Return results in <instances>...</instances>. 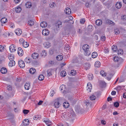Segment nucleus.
<instances>
[{
	"instance_id": "a878e982",
	"label": "nucleus",
	"mask_w": 126,
	"mask_h": 126,
	"mask_svg": "<svg viewBox=\"0 0 126 126\" xmlns=\"http://www.w3.org/2000/svg\"><path fill=\"white\" fill-rule=\"evenodd\" d=\"M122 6L121 3L120 2L117 3L115 5V7L118 9L120 8Z\"/></svg>"
},
{
	"instance_id": "49530a36",
	"label": "nucleus",
	"mask_w": 126,
	"mask_h": 126,
	"mask_svg": "<svg viewBox=\"0 0 126 126\" xmlns=\"http://www.w3.org/2000/svg\"><path fill=\"white\" fill-rule=\"evenodd\" d=\"M9 58L10 61L13 60L14 59V55L12 54H11L9 57Z\"/></svg>"
},
{
	"instance_id": "c85d7f7f",
	"label": "nucleus",
	"mask_w": 126,
	"mask_h": 126,
	"mask_svg": "<svg viewBox=\"0 0 126 126\" xmlns=\"http://www.w3.org/2000/svg\"><path fill=\"white\" fill-rule=\"evenodd\" d=\"M36 71L35 69L34 68H31L29 70V72L30 73L33 74H34Z\"/></svg>"
},
{
	"instance_id": "c9c22d12",
	"label": "nucleus",
	"mask_w": 126,
	"mask_h": 126,
	"mask_svg": "<svg viewBox=\"0 0 126 126\" xmlns=\"http://www.w3.org/2000/svg\"><path fill=\"white\" fill-rule=\"evenodd\" d=\"M120 59L118 57L115 56L113 58V60L114 61L116 62H118L120 60Z\"/></svg>"
},
{
	"instance_id": "cd10ccee",
	"label": "nucleus",
	"mask_w": 126,
	"mask_h": 126,
	"mask_svg": "<svg viewBox=\"0 0 126 126\" xmlns=\"http://www.w3.org/2000/svg\"><path fill=\"white\" fill-rule=\"evenodd\" d=\"M63 106L65 108H67L69 106V104L67 102H64L63 103Z\"/></svg>"
},
{
	"instance_id": "0e129e2a",
	"label": "nucleus",
	"mask_w": 126,
	"mask_h": 126,
	"mask_svg": "<svg viewBox=\"0 0 126 126\" xmlns=\"http://www.w3.org/2000/svg\"><path fill=\"white\" fill-rule=\"evenodd\" d=\"M111 94L112 95H115L116 94V92L115 91H113L112 92Z\"/></svg>"
},
{
	"instance_id": "aec40b11",
	"label": "nucleus",
	"mask_w": 126,
	"mask_h": 126,
	"mask_svg": "<svg viewBox=\"0 0 126 126\" xmlns=\"http://www.w3.org/2000/svg\"><path fill=\"white\" fill-rule=\"evenodd\" d=\"M25 88L26 90H28L30 88V83H26L24 85Z\"/></svg>"
},
{
	"instance_id": "603ef678",
	"label": "nucleus",
	"mask_w": 126,
	"mask_h": 126,
	"mask_svg": "<svg viewBox=\"0 0 126 126\" xmlns=\"http://www.w3.org/2000/svg\"><path fill=\"white\" fill-rule=\"evenodd\" d=\"M54 48H51L50 50L49 53L51 55L52 54L54 53Z\"/></svg>"
},
{
	"instance_id": "6e6d98bb",
	"label": "nucleus",
	"mask_w": 126,
	"mask_h": 126,
	"mask_svg": "<svg viewBox=\"0 0 126 126\" xmlns=\"http://www.w3.org/2000/svg\"><path fill=\"white\" fill-rule=\"evenodd\" d=\"M4 49V47L1 45L0 46V52H2L3 51Z\"/></svg>"
},
{
	"instance_id": "ddd939ff",
	"label": "nucleus",
	"mask_w": 126,
	"mask_h": 126,
	"mask_svg": "<svg viewBox=\"0 0 126 126\" xmlns=\"http://www.w3.org/2000/svg\"><path fill=\"white\" fill-rule=\"evenodd\" d=\"M40 26L42 28L46 27L47 25V22L45 21H43L41 22L40 24Z\"/></svg>"
},
{
	"instance_id": "8fccbe9b",
	"label": "nucleus",
	"mask_w": 126,
	"mask_h": 126,
	"mask_svg": "<svg viewBox=\"0 0 126 126\" xmlns=\"http://www.w3.org/2000/svg\"><path fill=\"white\" fill-rule=\"evenodd\" d=\"M19 44H21L22 45L23 44V43L24 42H25V41L24 40L23 38H21L19 40Z\"/></svg>"
},
{
	"instance_id": "09e8293b",
	"label": "nucleus",
	"mask_w": 126,
	"mask_h": 126,
	"mask_svg": "<svg viewBox=\"0 0 126 126\" xmlns=\"http://www.w3.org/2000/svg\"><path fill=\"white\" fill-rule=\"evenodd\" d=\"M92 26L91 25H89L88 26L87 29L88 31H91L92 30Z\"/></svg>"
},
{
	"instance_id": "393cba45",
	"label": "nucleus",
	"mask_w": 126,
	"mask_h": 126,
	"mask_svg": "<svg viewBox=\"0 0 126 126\" xmlns=\"http://www.w3.org/2000/svg\"><path fill=\"white\" fill-rule=\"evenodd\" d=\"M0 21L2 23H5L7 22V19L5 17H3L1 19Z\"/></svg>"
},
{
	"instance_id": "37998d69",
	"label": "nucleus",
	"mask_w": 126,
	"mask_h": 126,
	"mask_svg": "<svg viewBox=\"0 0 126 126\" xmlns=\"http://www.w3.org/2000/svg\"><path fill=\"white\" fill-rule=\"evenodd\" d=\"M90 100H93L95 99L96 97V96H95L93 94L90 97Z\"/></svg>"
},
{
	"instance_id": "2eb2a0df",
	"label": "nucleus",
	"mask_w": 126,
	"mask_h": 126,
	"mask_svg": "<svg viewBox=\"0 0 126 126\" xmlns=\"http://www.w3.org/2000/svg\"><path fill=\"white\" fill-rule=\"evenodd\" d=\"M120 30L119 28H116L114 30V33L116 35L119 34L120 33Z\"/></svg>"
},
{
	"instance_id": "680f3d73",
	"label": "nucleus",
	"mask_w": 126,
	"mask_h": 126,
	"mask_svg": "<svg viewBox=\"0 0 126 126\" xmlns=\"http://www.w3.org/2000/svg\"><path fill=\"white\" fill-rule=\"evenodd\" d=\"M23 113L25 115L28 114L29 112V111H23Z\"/></svg>"
},
{
	"instance_id": "13d9d810",
	"label": "nucleus",
	"mask_w": 126,
	"mask_h": 126,
	"mask_svg": "<svg viewBox=\"0 0 126 126\" xmlns=\"http://www.w3.org/2000/svg\"><path fill=\"white\" fill-rule=\"evenodd\" d=\"M121 87L120 86H118V87H117L116 88L114 89H115L116 90H117V91H119L121 89Z\"/></svg>"
},
{
	"instance_id": "bb28decb",
	"label": "nucleus",
	"mask_w": 126,
	"mask_h": 126,
	"mask_svg": "<svg viewBox=\"0 0 126 126\" xmlns=\"http://www.w3.org/2000/svg\"><path fill=\"white\" fill-rule=\"evenodd\" d=\"M33 119L36 120H39L41 119L40 116L38 115L34 116L33 117Z\"/></svg>"
},
{
	"instance_id": "bf43d9fd",
	"label": "nucleus",
	"mask_w": 126,
	"mask_h": 126,
	"mask_svg": "<svg viewBox=\"0 0 126 126\" xmlns=\"http://www.w3.org/2000/svg\"><path fill=\"white\" fill-rule=\"evenodd\" d=\"M77 112L79 114H81L84 112V111H77Z\"/></svg>"
},
{
	"instance_id": "69168bd1",
	"label": "nucleus",
	"mask_w": 126,
	"mask_h": 126,
	"mask_svg": "<svg viewBox=\"0 0 126 126\" xmlns=\"http://www.w3.org/2000/svg\"><path fill=\"white\" fill-rule=\"evenodd\" d=\"M54 90H53L52 91H51L50 92V96H53V95H54Z\"/></svg>"
},
{
	"instance_id": "6ab92c4d",
	"label": "nucleus",
	"mask_w": 126,
	"mask_h": 126,
	"mask_svg": "<svg viewBox=\"0 0 126 126\" xmlns=\"http://www.w3.org/2000/svg\"><path fill=\"white\" fill-rule=\"evenodd\" d=\"M23 123V125L25 126H27L29 124V121L28 119H25L24 120Z\"/></svg>"
},
{
	"instance_id": "ea45409f",
	"label": "nucleus",
	"mask_w": 126,
	"mask_h": 126,
	"mask_svg": "<svg viewBox=\"0 0 126 126\" xmlns=\"http://www.w3.org/2000/svg\"><path fill=\"white\" fill-rule=\"evenodd\" d=\"M26 6L27 8H29L32 6V5L31 2H28L26 3Z\"/></svg>"
},
{
	"instance_id": "dca6fc26",
	"label": "nucleus",
	"mask_w": 126,
	"mask_h": 126,
	"mask_svg": "<svg viewBox=\"0 0 126 126\" xmlns=\"http://www.w3.org/2000/svg\"><path fill=\"white\" fill-rule=\"evenodd\" d=\"M106 22L109 25L112 24L113 25H114L115 24L114 23L109 19L106 20Z\"/></svg>"
},
{
	"instance_id": "9d476101",
	"label": "nucleus",
	"mask_w": 126,
	"mask_h": 126,
	"mask_svg": "<svg viewBox=\"0 0 126 126\" xmlns=\"http://www.w3.org/2000/svg\"><path fill=\"white\" fill-rule=\"evenodd\" d=\"M39 54L36 53H33L32 54V57L33 59H36L38 58L39 57Z\"/></svg>"
},
{
	"instance_id": "e2e57ef3",
	"label": "nucleus",
	"mask_w": 126,
	"mask_h": 126,
	"mask_svg": "<svg viewBox=\"0 0 126 126\" xmlns=\"http://www.w3.org/2000/svg\"><path fill=\"white\" fill-rule=\"evenodd\" d=\"M106 37L105 36H102L101 37V40L103 41H105Z\"/></svg>"
},
{
	"instance_id": "5701e85b",
	"label": "nucleus",
	"mask_w": 126,
	"mask_h": 126,
	"mask_svg": "<svg viewBox=\"0 0 126 126\" xmlns=\"http://www.w3.org/2000/svg\"><path fill=\"white\" fill-rule=\"evenodd\" d=\"M9 62V66L12 67V66L15 65V62L14 60L10 61Z\"/></svg>"
},
{
	"instance_id": "7ed1b4c3",
	"label": "nucleus",
	"mask_w": 126,
	"mask_h": 126,
	"mask_svg": "<svg viewBox=\"0 0 126 126\" xmlns=\"http://www.w3.org/2000/svg\"><path fill=\"white\" fill-rule=\"evenodd\" d=\"M43 122L45 123L47 126H52V122L47 118H44L42 119Z\"/></svg>"
},
{
	"instance_id": "a19ab883",
	"label": "nucleus",
	"mask_w": 126,
	"mask_h": 126,
	"mask_svg": "<svg viewBox=\"0 0 126 126\" xmlns=\"http://www.w3.org/2000/svg\"><path fill=\"white\" fill-rule=\"evenodd\" d=\"M22 45L24 47L26 48L28 47L29 46V44L27 42H24L23 43Z\"/></svg>"
},
{
	"instance_id": "6e6552de",
	"label": "nucleus",
	"mask_w": 126,
	"mask_h": 126,
	"mask_svg": "<svg viewBox=\"0 0 126 126\" xmlns=\"http://www.w3.org/2000/svg\"><path fill=\"white\" fill-rule=\"evenodd\" d=\"M49 33V31L47 29H44L42 32V34L45 36L48 35Z\"/></svg>"
},
{
	"instance_id": "f3484780",
	"label": "nucleus",
	"mask_w": 126,
	"mask_h": 126,
	"mask_svg": "<svg viewBox=\"0 0 126 126\" xmlns=\"http://www.w3.org/2000/svg\"><path fill=\"white\" fill-rule=\"evenodd\" d=\"M102 23V21L101 20L98 19L96 20L95 21L96 24L98 26L101 25Z\"/></svg>"
},
{
	"instance_id": "338daca9",
	"label": "nucleus",
	"mask_w": 126,
	"mask_h": 126,
	"mask_svg": "<svg viewBox=\"0 0 126 126\" xmlns=\"http://www.w3.org/2000/svg\"><path fill=\"white\" fill-rule=\"evenodd\" d=\"M21 79L19 77L18 78H17L16 79V81L18 82H19L21 81Z\"/></svg>"
},
{
	"instance_id": "412c9836",
	"label": "nucleus",
	"mask_w": 126,
	"mask_h": 126,
	"mask_svg": "<svg viewBox=\"0 0 126 126\" xmlns=\"http://www.w3.org/2000/svg\"><path fill=\"white\" fill-rule=\"evenodd\" d=\"M57 125L58 126H69L68 124L65 122L59 124Z\"/></svg>"
},
{
	"instance_id": "c756f323",
	"label": "nucleus",
	"mask_w": 126,
	"mask_h": 126,
	"mask_svg": "<svg viewBox=\"0 0 126 126\" xmlns=\"http://www.w3.org/2000/svg\"><path fill=\"white\" fill-rule=\"evenodd\" d=\"M56 59L59 61H61L63 59V56L61 55H59L56 56Z\"/></svg>"
},
{
	"instance_id": "4be33fe9",
	"label": "nucleus",
	"mask_w": 126,
	"mask_h": 126,
	"mask_svg": "<svg viewBox=\"0 0 126 126\" xmlns=\"http://www.w3.org/2000/svg\"><path fill=\"white\" fill-rule=\"evenodd\" d=\"M62 24V22L60 21H58L57 22L56 24V26L57 27V28H59L60 27V26Z\"/></svg>"
},
{
	"instance_id": "0eeeda50",
	"label": "nucleus",
	"mask_w": 126,
	"mask_h": 126,
	"mask_svg": "<svg viewBox=\"0 0 126 126\" xmlns=\"http://www.w3.org/2000/svg\"><path fill=\"white\" fill-rule=\"evenodd\" d=\"M17 53L19 56H21L23 54V51L20 47L18 48Z\"/></svg>"
},
{
	"instance_id": "f257e3e1",
	"label": "nucleus",
	"mask_w": 126,
	"mask_h": 126,
	"mask_svg": "<svg viewBox=\"0 0 126 126\" xmlns=\"http://www.w3.org/2000/svg\"><path fill=\"white\" fill-rule=\"evenodd\" d=\"M61 111V115L66 117L69 120L72 122L75 119L76 114L74 111Z\"/></svg>"
},
{
	"instance_id": "4c0bfd02",
	"label": "nucleus",
	"mask_w": 126,
	"mask_h": 126,
	"mask_svg": "<svg viewBox=\"0 0 126 126\" xmlns=\"http://www.w3.org/2000/svg\"><path fill=\"white\" fill-rule=\"evenodd\" d=\"M41 55L42 56L45 57V56H46L47 53L45 50L43 51L41 53Z\"/></svg>"
},
{
	"instance_id": "f8f14e48",
	"label": "nucleus",
	"mask_w": 126,
	"mask_h": 126,
	"mask_svg": "<svg viewBox=\"0 0 126 126\" xmlns=\"http://www.w3.org/2000/svg\"><path fill=\"white\" fill-rule=\"evenodd\" d=\"M87 90H89V92H91V90L92 89V86L90 83H87Z\"/></svg>"
},
{
	"instance_id": "423d86ee",
	"label": "nucleus",
	"mask_w": 126,
	"mask_h": 126,
	"mask_svg": "<svg viewBox=\"0 0 126 126\" xmlns=\"http://www.w3.org/2000/svg\"><path fill=\"white\" fill-rule=\"evenodd\" d=\"M18 65L20 67L24 68L25 67V64L24 62L21 60H19L18 61Z\"/></svg>"
},
{
	"instance_id": "2f4dec72",
	"label": "nucleus",
	"mask_w": 126,
	"mask_h": 126,
	"mask_svg": "<svg viewBox=\"0 0 126 126\" xmlns=\"http://www.w3.org/2000/svg\"><path fill=\"white\" fill-rule=\"evenodd\" d=\"M97 55V53L95 52H94L92 53V56L93 58H96Z\"/></svg>"
},
{
	"instance_id": "39448f33",
	"label": "nucleus",
	"mask_w": 126,
	"mask_h": 126,
	"mask_svg": "<svg viewBox=\"0 0 126 126\" xmlns=\"http://www.w3.org/2000/svg\"><path fill=\"white\" fill-rule=\"evenodd\" d=\"M9 50L11 52H14L16 50V46L14 45H12L9 47Z\"/></svg>"
},
{
	"instance_id": "e433bc0d",
	"label": "nucleus",
	"mask_w": 126,
	"mask_h": 126,
	"mask_svg": "<svg viewBox=\"0 0 126 126\" xmlns=\"http://www.w3.org/2000/svg\"><path fill=\"white\" fill-rule=\"evenodd\" d=\"M28 23L29 25L32 26L34 25V23L33 21L31 20L28 21Z\"/></svg>"
},
{
	"instance_id": "20e7f679",
	"label": "nucleus",
	"mask_w": 126,
	"mask_h": 126,
	"mask_svg": "<svg viewBox=\"0 0 126 126\" xmlns=\"http://www.w3.org/2000/svg\"><path fill=\"white\" fill-rule=\"evenodd\" d=\"M60 98H57L55 100L54 103V106L55 108H58L59 107L60 105Z\"/></svg>"
},
{
	"instance_id": "b1692460",
	"label": "nucleus",
	"mask_w": 126,
	"mask_h": 126,
	"mask_svg": "<svg viewBox=\"0 0 126 126\" xmlns=\"http://www.w3.org/2000/svg\"><path fill=\"white\" fill-rule=\"evenodd\" d=\"M21 10V8L20 7L17 6L15 8V11L17 13H20Z\"/></svg>"
},
{
	"instance_id": "4468645a",
	"label": "nucleus",
	"mask_w": 126,
	"mask_h": 126,
	"mask_svg": "<svg viewBox=\"0 0 126 126\" xmlns=\"http://www.w3.org/2000/svg\"><path fill=\"white\" fill-rule=\"evenodd\" d=\"M0 72L2 74H6L7 72V70L5 67H3L1 69Z\"/></svg>"
},
{
	"instance_id": "473e14b6",
	"label": "nucleus",
	"mask_w": 126,
	"mask_h": 126,
	"mask_svg": "<svg viewBox=\"0 0 126 126\" xmlns=\"http://www.w3.org/2000/svg\"><path fill=\"white\" fill-rule=\"evenodd\" d=\"M111 49L113 51L115 52L117 50V47L114 45L112 46Z\"/></svg>"
},
{
	"instance_id": "864d4df0",
	"label": "nucleus",
	"mask_w": 126,
	"mask_h": 126,
	"mask_svg": "<svg viewBox=\"0 0 126 126\" xmlns=\"http://www.w3.org/2000/svg\"><path fill=\"white\" fill-rule=\"evenodd\" d=\"M51 72V70H49L47 71V76H51V72Z\"/></svg>"
},
{
	"instance_id": "72a5a7b5",
	"label": "nucleus",
	"mask_w": 126,
	"mask_h": 126,
	"mask_svg": "<svg viewBox=\"0 0 126 126\" xmlns=\"http://www.w3.org/2000/svg\"><path fill=\"white\" fill-rule=\"evenodd\" d=\"M67 74L66 72L64 71H62L61 73V75L62 77H64Z\"/></svg>"
},
{
	"instance_id": "5fc2aeb1",
	"label": "nucleus",
	"mask_w": 126,
	"mask_h": 126,
	"mask_svg": "<svg viewBox=\"0 0 126 126\" xmlns=\"http://www.w3.org/2000/svg\"><path fill=\"white\" fill-rule=\"evenodd\" d=\"M12 88L11 86L10 85H9L7 87V90L9 91H11L12 90Z\"/></svg>"
},
{
	"instance_id": "3c124183",
	"label": "nucleus",
	"mask_w": 126,
	"mask_h": 126,
	"mask_svg": "<svg viewBox=\"0 0 126 126\" xmlns=\"http://www.w3.org/2000/svg\"><path fill=\"white\" fill-rule=\"evenodd\" d=\"M114 105L116 107H118L119 106V103L118 102H115L114 103Z\"/></svg>"
},
{
	"instance_id": "4d7b16f0",
	"label": "nucleus",
	"mask_w": 126,
	"mask_h": 126,
	"mask_svg": "<svg viewBox=\"0 0 126 126\" xmlns=\"http://www.w3.org/2000/svg\"><path fill=\"white\" fill-rule=\"evenodd\" d=\"M85 21L84 19L82 18L80 19V22L81 24H83L85 22Z\"/></svg>"
},
{
	"instance_id": "774afa93",
	"label": "nucleus",
	"mask_w": 126,
	"mask_h": 126,
	"mask_svg": "<svg viewBox=\"0 0 126 126\" xmlns=\"http://www.w3.org/2000/svg\"><path fill=\"white\" fill-rule=\"evenodd\" d=\"M122 18L124 20H126V15H124L122 16Z\"/></svg>"
},
{
	"instance_id": "79ce46f5",
	"label": "nucleus",
	"mask_w": 126,
	"mask_h": 126,
	"mask_svg": "<svg viewBox=\"0 0 126 126\" xmlns=\"http://www.w3.org/2000/svg\"><path fill=\"white\" fill-rule=\"evenodd\" d=\"M123 51L121 49H119L118 50V54L119 55H121L123 54Z\"/></svg>"
},
{
	"instance_id": "f704fd0d",
	"label": "nucleus",
	"mask_w": 126,
	"mask_h": 126,
	"mask_svg": "<svg viewBox=\"0 0 126 126\" xmlns=\"http://www.w3.org/2000/svg\"><path fill=\"white\" fill-rule=\"evenodd\" d=\"M100 63L99 61H97L95 63L94 66L95 67H99L100 66Z\"/></svg>"
},
{
	"instance_id": "052dcab7",
	"label": "nucleus",
	"mask_w": 126,
	"mask_h": 126,
	"mask_svg": "<svg viewBox=\"0 0 126 126\" xmlns=\"http://www.w3.org/2000/svg\"><path fill=\"white\" fill-rule=\"evenodd\" d=\"M101 123L102 124L105 125L106 124V122L104 120H102L101 121Z\"/></svg>"
},
{
	"instance_id": "9b49d317",
	"label": "nucleus",
	"mask_w": 126,
	"mask_h": 126,
	"mask_svg": "<svg viewBox=\"0 0 126 126\" xmlns=\"http://www.w3.org/2000/svg\"><path fill=\"white\" fill-rule=\"evenodd\" d=\"M64 11H65L66 14L67 15H69L71 13V9L69 8H66Z\"/></svg>"
},
{
	"instance_id": "f03ea898",
	"label": "nucleus",
	"mask_w": 126,
	"mask_h": 126,
	"mask_svg": "<svg viewBox=\"0 0 126 126\" xmlns=\"http://www.w3.org/2000/svg\"><path fill=\"white\" fill-rule=\"evenodd\" d=\"M82 49L84 51V54L86 56H89L91 54V52L89 51V46L87 44L84 45Z\"/></svg>"
},
{
	"instance_id": "c03bdc74",
	"label": "nucleus",
	"mask_w": 126,
	"mask_h": 126,
	"mask_svg": "<svg viewBox=\"0 0 126 126\" xmlns=\"http://www.w3.org/2000/svg\"><path fill=\"white\" fill-rule=\"evenodd\" d=\"M94 95L96 96V97H98L101 95V93L99 92H97L95 93L94 94Z\"/></svg>"
},
{
	"instance_id": "7c9ffc66",
	"label": "nucleus",
	"mask_w": 126,
	"mask_h": 126,
	"mask_svg": "<svg viewBox=\"0 0 126 126\" xmlns=\"http://www.w3.org/2000/svg\"><path fill=\"white\" fill-rule=\"evenodd\" d=\"M44 79V76L42 74L40 75L38 77V79L40 81L43 80Z\"/></svg>"
},
{
	"instance_id": "1a4fd4ad",
	"label": "nucleus",
	"mask_w": 126,
	"mask_h": 126,
	"mask_svg": "<svg viewBox=\"0 0 126 126\" xmlns=\"http://www.w3.org/2000/svg\"><path fill=\"white\" fill-rule=\"evenodd\" d=\"M16 34L19 36L20 35L22 32L21 30L19 29H17L15 31Z\"/></svg>"
},
{
	"instance_id": "a18cd8bd",
	"label": "nucleus",
	"mask_w": 126,
	"mask_h": 126,
	"mask_svg": "<svg viewBox=\"0 0 126 126\" xmlns=\"http://www.w3.org/2000/svg\"><path fill=\"white\" fill-rule=\"evenodd\" d=\"M100 74L103 76H106V73L104 72V71L101 70L100 72Z\"/></svg>"
},
{
	"instance_id": "58836bf2",
	"label": "nucleus",
	"mask_w": 126,
	"mask_h": 126,
	"mask_svg": "<svg viewBox=\"0 0 126 126\" xmlns=\"http://www.w3.org/2000/svg\"><path fill=\"white\" fill-rule=\"evenodd\" d=\"M60 89L61 91L62 90L64 91H65V85H61L60 87Z\"/></svg>"
},
{
	"instance_id": "a211bd4d",
	"label": "nucleus",
	"mask_w": 126,
	"mask_h": 126,
	"mask_svg": "<svg viewBox=\"0 0 126 126\" xmlns=\"http://www.w3.org/2000/svg\"><path fill=\"white\" fill-rule=\"evenodd\" d=\"M90 64L88 63H86L84 65L85 69L86 70H87L88 69H89L90 67Z\"/></svg>"
},
{
	"instance_id": "de8ad7c7",
	"label": "nucleus",
	"mask_w": 126,
	"mask_h": 126,
	"mask_svg": "<svg viewBox=\"0 0 126 126\" xmlns=\"http://www.w3.org/2000/svg\"><path fill=\"white\" fill-rule=\"evenodd\" d=\"M70 73L72 75H74L75 74H76V70H71Z\"/></svg>"
}]
</instances>
